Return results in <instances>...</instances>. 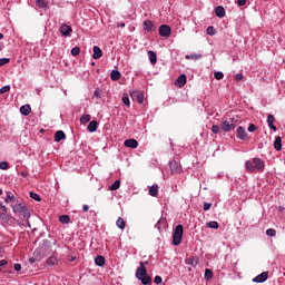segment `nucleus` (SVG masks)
Returning <instances> with one entry per match:
<instances>
[{"instance_id": "1", "label": "nucleus", "mask_w": 285, "mask_h": 285, "mask_svg": "<svg viewBox=\"0 0 285 285\" xmlns=\"http://www.w3.org/2000/svg\"><path fill=\"white\" fill-rule=\"evenodd\" d=\"M146 264L148 262H140L139 268L136 271V277L144 285H150L153 284V278L148 275V271L146 269Z\"/></svg>"}, {"instance_id": "2", "label": "nucleus", "mask_w": 285, "mask_h": 285, "mask_svg": "<svg viewBox=\"0 0 285 285\" xmlns=\"http://www.w3.org/2000/svg\"><path fill=\"white\" fill-rule=\"evenodd\" d=\"M264 160L262 158H253L252 160H247L245 163V168L247 173H255L258 170V173H263L265 168Z\"/></svg>"}, {"instance_id": "3", "label": "nucleus", "mask_w": 285, "mask_h": 285, "mask_svg": "<svg viewBox=\"0 0 285 285\" xmlns=\"http://www.w3.org/2000/svg\"><path fill=\"white\" fill-rule=\"evenodd\" d=\"M181 239H184V225L179 224L176 226L173 233L174 246H179V244H181Z\"/></svg>"}, {"instance_id": "4", "label": "nucleus", "mask_w": 285, "mask_h": 285, "mask_svg": "<svg viewBox=\"0 0 285 285\" xmlns=\"http://www.w3.org/2000/svg\"><path fill=\"white\" fill-rule=\"evenodd\" d=\"M12 210L17 215H20L21 217H23V219H29L30 218V210L23 204H16V205H13L12 206Z\"/></svg>"}, {"instance_id": "5", "label": "nucleus", "mask_w": 285, "mask_h": 285, "mask_svg": "<svg viewBox=\"0 0 285 285\" xmlns=\"http://www.w3.org/2000/svg\"><path fill=\"white\" fill-rule=\"evenodd\" d=\"M158 32H159L160 37L168 38V37H170L173 29L168 24H161L158 29Z\"/></svg>"}, {"instance_id": "6", "label": "nucleus", "mask_w": 285, "mask_h": 285, "mask_svg": "<svg viewBox=\"0 0 285 285\" xmlns=\"http://www.w3.org/2000/svg\"><path fill=\"white\" fill-rule=\"evenodd\" d=\"M171 175H179L183 170L181 165L177 163V160H173L169 163Z\"/></svg>"}, {"instance_id": "7", "label": "nucleus", "mask_w": 285, "mask_h": 285, "mask_svg": "<svg viewBox=\"0 0 285 285\" xmlns=\"http://www.w3.org/2000/svg\"><path fill=\"white\" fill-rule=\"evenodd\" d=\"M130 97H131L132 101H137V104H144V92L131 91Z\"/></svg>"}, {"instance_id": "8", "label": "nucleus", "mask_w": 285, "mask_h": 285, "mask_svg": "<svg viewBox=\"0 0 285 285\" xmlns=\"http://www.w3.org/2000/svg\"><path fill=\"white\" fill-rule=\"evenodd\" d=\"M60 35H62V37H70L72 35V27L68 24H61Z\"/></svg>"}, {"instance_id": "9", "label": "nucleus", "mask_w": 285, "mask_h": 285, "mask_svg": "<svg viewBox=\"0 0 285 285\" xmlns=\"http://www.w3.org/2000/svg\"><path fill=\"white\" fill-rule=\"evenodd\" d=\"M222 130H224V132H230L232 130H235V124L225 120L222 122Z\"/></svg>"}, {"instance_id": "10", "label": "nucleus", "mask_w": 285, "mask_h": 285, "mask_svg": "<svg viewBox=\"0 0 285 285\" xmlns=\"http://www.w3.org/2000/svg\"><path fill=\"white\" fill-rule=\"evenodd\" d=\"M236 137L237 139H242V141H245L248 137V132H246V129L244 127H238L236 130Z\"/></svg>"}, {"instance_id": "11", "label": "nucleus", "mask_w": 285, "mask_h": 285, "mask_svg": "<svg viewBox=\"0 0 285 285\" xmlns=\"http://www.w3.org/2000/svg\"><path fill=\"white\" fill-rule=\"evenodd\" d=\"M268 279V272H263L262 274L257 275L253 282H256L257 284H262Z\"/></svg>"}, {"instance_id": "12", "label": "nucleus", "mask_w": 285, "mask_h": 285, "mask_svg": "<svg viewBox=\"0 0 285 285\" xmlns=\"http://www.w3.org/2000/svg\"><path fill=\"white\" fill-rule=\"evenodd\" d=\"M186 75L183 73L176 79L175 86H177L178 88H184V86H186Z\"/></svg>"}, {"instance_id": "13", "label": "nucleus", "mask_w": 285, "mask_h": 285, "mask_svg": "<svg viewBox=\"0 0 285 285\" xmlns=\"http://www.w3.org/2000/svg\"><path fill=\"white\" fill-rule=\"evenodd\" d=\"M124 145L126 148H137L139 146V142L137 141V139L131 138L125 140Z\"/></svg>"}, {"instance_id": "14", "label": "nucleus", "mask_w": 285, "mask_h": 285, "mask_svg": "<svg viewBox=\"0 0 285 285\" xmlns=\"http://www.w3.org/2000/svg\"><path fill=\"white\" fill-rule=\"evenodd\" d=\"M215 14L218 17V19H224L226 17V9H224L222 6L216 7Z\"/></svg>"}, {"instance_id": "15", "label": "nucleus", "mask_w": 285, "mask_h": 285, "mask_svg": "<svg viewBox=\"0 0 285 285\" xmlns=\"http://www.w3.org/2000/svg\"><path fill=\"white\" fill-rule=\"evenodd\" d=\"M142 26L144 30H146L147 32H153V30H155V23H153V21L150 20H145Z\"/></svg>"}, {"instance_id": "16", "label": "nucleus", "mask_w": 285, "mask_h": 285, "mask_svg": "<svg viewBox=\"0 0 285 285\" xmlns=\"http://www.w3.org/2000/svg\"><path fill=\"white\" fill-rule=\"evenodd\" d=\"M267 124L271 130L277 131V127L275 126V116L268 115L267 116Z\"/></svg>"}, {"instance_id": "17", "label": "nucleus", "mask_w": 285, "mask_h": 285, "mask_svg": "<svg viewBox=\"0 0 285 285\" xmlns=\"http://www.w3.org/2000/svg\"><path fill=\"white\" fill-rule=\"evenodd\" d=\"M101 57H104V52L101 51V48H99V46H95L92 58L94 59H101Z\"/></svg>"}, {"instance_id": "18", "label": "nucleus", "mask_w": 285, "mask_h": 285, "mask_svg": "<svg viewBox=\"0 0 285 285\" xmlns=\"http://www.w3.org/2000/svg\"><path fill=\"white\" fill-rule=\"evenodd\" d=\"M20 112L24 117H28V115H30V112H32V108L30 107V105H23L20 107Z\"/></svg>"}, {"instance_id": "19", "label": "nucleus", "mask_w": 285, "mask_h": 285, "mask_svg": "<svg viewBox=\"0 0 285 285\" xmlns=\"http://www.w3.org/2000/svg\"><path fill=\"white\" fill-rule=\"evenodd\" d=\"M99 124L96 120H92L89 122L87 130L89 132H97V128H98Z\"/></svg>"}, {"instance_id": "20", "label": "nucleus", "mask_w": 285, "mask_h": 285, "mask_svg": "<svg viewBox=\"0 0 285 285\" xmlns=\"http://www.w3.org/2000/svg\"><path fill=\"white\" fill-rule=\"evenodd\" d=\"M148 57H149V61H150L151 66H155V63H157V53H155V51H153V50H149Z\"/></svg>"}, {"instance_id": "21", "label": "nucleus", "mask_w": 285, "mask_h": 285, "mask_svg": "<svg viewBox=\"0 0 285 285\" xmlns=\"http://www.w3.org/2000/svg\"><path fill=\"white\" fill-rule=\"evenodd\" d=\"M110 79L112 81H119V79H121V72H119V70H112L110 73Z\"/></svg>"}, {"instance_id": "22", "label": "nucleus", "mask_w": 285, "mask_h": 285, "mask_svg": "<svg viewBox=\"0 0 285 285\" xmlns=\"http://www.w3.org/2000/svg\"><path fill=\"white\" fill-rule=\"evenodd\" d=\"M149 195L151 197H157V195H159V186L153 185L151 187H149Z\"/></svg>"}, {"instance_id": "23", "label": "nucleus", "mask_w": 285, "mask_h": 285, "mask_svg": "<svg viewBox=\"0 0 285 285\" xmlns=\"http://www.w3.org/2000/svg\"><path fill=\"white\" fill-rule=\"evenodd\" d=\"M62 139H66V132L58 130L55 134V141H62Z\"/></svg>"}, {"instance_id": "24", "label": "nucleus", "mask_w": 285, "mask_h": 285, "mask_svg": "<svg viewBox=\"0 0 285 285\" xmlns=\"http://www.w3.org/2000/svg\"><path fill=\"white\" fill-rule=\"evenodd\" d=\"M95 264H96V266H104L106 264V258L101 255H98L95 258Z\"/></svg>"}, {"instance_id": "25", "label": "nucleus", "mask_w": 285, "mask_h": 285, "mask_svg": "<svg viewBox=\"0 0 285 285\" xmlns=\"http://www.w3.org/2000/svg\"><path fill=\"white\" fill-rule=\"evenodd\" d=\"M274 148L275 150L279 151L282 150V137L277 136L274 141Z\"/></svg>"}, {"instance_id": "26", "label": "nucleus", "mask_w": 285, "mask_h": 285, "mask_svg": "<svg viewBox=\"0 0 285 285\" xmlns=\"http://www.w3.org/2000/svg\"><path fill=\"white\" fill-rule=\"evenodd\" d=\"M4 202H6V204H10V203L14 204V202H16L14 195H12V193L8 191L7 197L4 198Z\"/></svg>"}, {"instance_id": "27", "label": "nucleus", "mask_w": 285, "mask_h": 285, "mask_svg": "<svg viewBox=\"0 0 285 285\" xmlns=\"http://www.w3.org/2000/svg\"><path fill=\"white\" fill-rule=\"evenodd\" d=\"M116 225L118 228H120V230H124V228H126V220H124V218L119 217L116 222Z\"/></svg>"}, {"instance_id": "28", "label": "nucleus", "mask_w": 285, "mask_h": 285, "mask_svg": "<svg viewBox=\"0 0 285 285\" xmlns=\"http://www.w3.org/2000/svg\"><path fill=\"white\" fill-rule=\"evenodd\" d=\"M121 101L125 106H127V108H130V98L128 97V94H124Z\"/></svg>"}, {"instance_id": "29", "label": "nucleus", "mask_w": 285, "mask_h": 285, "mask_svg": "<svg viewBox=\"0 0 285 285\" xmlns=\"http://www.w3.org/2000/svg\"><path fill=\"white\" fill-rule=\"evenodd\" d=\"M200 57H202V55L191 53V55H186L185 59H187V60L191 59L193 61H197Z\"/></svg>"}, {"instance_id": "30", "label": "nucleus", "mask_w": 285, "mask_h": 285, "mask_svg": "<svg viewBox=\"0 0 285 285\" xmlns=\"http://www.w3.org/2000/svg\"><path fill=\"white\" fill-rule=\"evenodd\" d=\"M57 257H55V256H51V257H49L47 261H46V264H47V266H55V265H57Z\"/></svg>"}, {"instance_id": "31", "label": "nucleus", "mask_w": 285, "mask_h": 285, "mask_svg": "<svg viewBox=\"0 0 285 285\" xmlns=\"http://www.w3.org/2000/svg\"><path fill=\"white\" fill-rule=\"evenodd\" d=\"M90 119H91V117H90V115H83V116H81V118H80V124H82L83 126H86V124H88L89 121H90Z\"/></svg>"}, {"instance_id": "32", "label": "nucleus", "mask_w": 285, "mask_h": 285, "mask_svg": "<svg viewBox=\"0 0 285 285\" xmlns=\"http://www.w3.org/2000/svg\"><path fill=\"white\" fill-rule=\"evenodd\" d=\"M36 4L39 7V8H48V1L46 0H36Z\"/></svg>"}, {"instance_id": "33", "label": "nucleus", "mask_w": 285, "mask_h": 285, "mask_svg": "<svg viewBox=\"0 0 285 285\" xmlns=\"http://www.w3.org/2000/svg\"><path fill=\"white\" fill-rule=\"evenodd\" d=\"M119 186H121V181L116 180L111 186H109V190H119Z\"/></svg>"}, {"instance_id": "34", "label": "nucleus", "mask_w": 285, "mask_h": 285, "mask_svg": "<svg viewBox=\"0 0 285 285\" xmlns=\"http://www.w3.org/2000/svg\"><path fill=\"white\" fill-rule=\"evenodd\" d=\"M59 222H60V224H68V223L70 222V216H68V215H61V216L59 217Z\"/></svg>"}, {"instance_id": "35", "label": "nucleus", "mask_w": 285, "mask_h": 285, "mask_svg": "<svg viewBox=\"0 0 285 285\" xmlns=\"http://www.w3.org/2000/svg\"><path fill=\"white\" fill-rule=\"evenodd\" d=\"M207 228H214L215 230H217V228H219V223L212 220L207 223Z\"/></svg>"}, {"instance_id": "36", "label": "nucleus", "mask_w": 285, "mask_h": 285, "mask_svg": "<svg viewBox=\"0 0 285 285\" xmlns=\"http://www.w3.org/2000/svg\"><path fill=\"white\" fill-rule=\"evenodd\" d=\"M205 279L207 281V282H210V279H213V271H210V269H205Z\"/></svg>"}, {"instance_id": "37", "label": "nucleus", "mask_w": 285, "mask_h": 285, "mask_svg": "<svg viewBox=\"0 0 285 285\" xmlns=\"http://www.w3.org/2000/svg\"><path fill=\"white\" fill-rule=\"evenodd\" d=\"M207 35H209L210 37H214V35H217V31L215 30V27L209 26L207 28Z\"/></svg>"}, {"instance_id": "38", "label": "nucleus", "mask_w": 285, "mask_h": 285, "mask_svg": "<svg viewBox=\"0 0 285 285\" xmlns=\"http://www.w3.org/2000/svg\"><path fill=\"white\" fill-rule=\"evenodd\" d=\"M80 52H81V49H80L79 47H73V48L71 49V55H72V57L79 56Z\"/></svg>"}, {"instance_id": "39", "label": "nucleus", "mask_w": 285, "mask_h": 285, "mask_svg": "<svg viewBox=\"0 0 285 285\" xmlns=\"http://www.w3.org/2000/svg\"><path fill=\"white\" fill-rule=\"evenodd\" d=\"M214 77H215V79H217V81H222V79H224V72H222V71H216V72L214 73Z\"/></svg>"}, {"instance_id": "40", "label": "nucleus", "mask_w": 285, "mask_h": 285, "mask_svg": "<svg viewBox=\"0 0 285 285\" xmlns=\"http://www.w3.org/2000/svg\"><path fill=\"white\" fill-rule=\"evenodd\" d=\"M10 168V165L8 161H1L0 163V170H8Z\"/></svg>"}, {"instance_id": "41", "label": "nucleus", "mask_w": 285, "mask_h": 285, "mask_svg": "<svg viewBox=\"0 0 285 285\" xmlns=\"http://www.w3.org/2000/svg\"><path fill=\"white\" fill-rule=\"evenodd\" d=\"M266 235H268V237H275L277 235V230L269 228L266 230Z\"/></svg>"}, {"instance_id": "42", "label": "nucleus", "mask_w": 285, "mask_h": 285, "mask_svg": "<svg viewBox=\"0 0 285 285\" xmlns=\"http://www.w3.org/2000/svg\"><path fill=\"white\" fill-rule=\"evenodd\" d=\"M31 199H35V202H41V197H39V194L30 193Z\"/></svg>"}, {"instance_id": "43", "label": "nucleus", "mask_w": 285, "mask_h": 285, "mask_svg": "<svg viewBox=\"0 0 285 285\" xmlns=\"http://www.w3.org/2000/svg\"><path fill=\"white\" fill-rule=\"evenodd\" d=\"M6 92H10V86H4L0 89V95H6Z\"/></svg>"}, {"instance_id": "44", "label": "nucleus", "mask_w": 285, "mask_h": 285, "mask_svg": "<svg viewBox=\"0 0 285 285\" xmlns=\"http://www.w3.org/2000/svg\"><path fill=\"white\" fill-rule=\"evenodd\" d=\"M6 63H10V59L9 58H1L0 59V68H1V66H6Z\"/></svg>"}, {"instance_id": "45", "label": "nucleus", "mask_w": 285, "mask_h": 285, "mask_svg": "<svg viewBox=\"0 0 285 285\" xmlns=\"http://www.w3.org/2000/svg\"><path fill=\"white\" fill-rule=\"evenodd\" d=\"M212 132H214V135L219 134V126L213 125V127H212Z\"/></svg>"}, {"instance_id": "46", "label": "nucleus", "mask_w": 285, "mask_h": 285, "mask_svg": "<svg viewBox=\"0 0 285 285\" xmlns=\"http://www.w3.org/2000/svg\"><path fill=\"white\" fill-rule=\"evenodd\" d=\"M257 130V127L253 124L249 125L248 127V132H255Z\"/></svg>"}, {"instance_id": "47", "label": "nucleus", "mask_w": 285, "mask_h": 285, "mask_svg": "<svg viewBox=\"0 0 285 285\" xmlns=\"http://www.w3.org/2000/svg\"><path fill=\"white\" fill-rule=\"evenodd\" d=\"M236 81H242L244 79V73H237L235 76Z\"/></svg>"}, {"instance_id": "48", "label": "nucleus", "mask_w": 285, "mask_h": 285, "mask_svg": "<svg viewBox=\"0 0 285 285\" xmlns=\"http://www.w3.org/2000/svg\"><path fill=\"white\" fill-rule=\"evenodd\" d=\"M212 207H213V204H210V203L204 204V210H210Z\"/></svg>"}, {"instance_id": "49", "label": "nucleus", "mask_w": 285, "mask_h": 285, "mask_svg": "<svg viewBox=\"0 0 285 285\" xmlns=\"http://www.w3.org/2000/svg\"><path fill=\"white\" fill-rule=\"evenodd\" d=\"M154 282H155V284H161V282H163L161 276H156V277L154 278Z\"/></svg>"}, {"instance_id": "50", "label": "nucleus", "mask_w": 285, "mask_h": 285, "mask_svg": "<svg viewBox=\"0 0 285 285\" xmlns=\"http://www.w3.org/2000/svg\"><path fill=\"white\" fill-rule=\"evenodd\" d=\"M94 96L99 99L101 97V90L96 89L95 92H94Z\"/></svg>"}, {"instance_id": "51", "label": "nucleus", "mask_w": 285, "mask_h": 285, "mask_svg": "<svg viewBox=\"0 0 285 285\" xmlns=\"http://www.w3.org/2000/svg\"><path fill=\"white\" fill-rule=\"evenodd\" d=\"M0 210H3V213H8V207H6L3 203H0Z\"/></svg>"}, {"instance_id": "52", "label": "nucleus", "mask_w": 285, "mask_h": 285, "mask_svg": "<svg viewBox=\"0 0 285 285\" xmlns=\"http://www.w3.org/2000/svg\"><path fill=\"white\" fill-rule=\"evenodd\" d=\"M13 268L19 273V271H21V264H14Z\"/></svg>"}, {"instance_id": "53", "label": "nucleus", "mask_w": 285, "mask_h": 285, "mask_svg": "<svg viewBox=\"0 0 285 285\" xmlns=\"http://www.w3.org/2000/svg\"><path fill=\"white\" fill-rule=\"evenodd\" d=\"M247 0H237L238 6H246Z\"/></svg>"}, {"instance_id": "54", "label": "nucleus", "mask_w": 285, "mask_h": 285, "mask_svg": "<svg viewBox=\"0 0 285 285\" xmlns=\"http://www.w3.org/2000/svg\"><path fill=\"white\" fill-rule=\"evenodd\" d=\"M88 210H90V207L88 205H83L82 206V212L88 213Z\"/></svg>"}, {"instance_id": "55", "label": "nucleus", "mask_w": 285, "mask_h": 285, "mask_svg": "<svg viewBox=\"0 0 285 285\" xmlns=\"http://www.w3.org/2000/svg\"><path fill=\"white\" fill-rule=\"evenodd\" d=\"M7 265H8V261L6 259L0 261V266H7Z\"/></svg>"}, {"instance_id": "56", "label": "nucleus", "mask_w": 285, "mask_h": 285, "mask_svg": "<svg viewBox=\"0 0 285 285\" xmlns=\"http://www.w3.org/2000/svg\"><path fill=\"white\" fill-rule=\"evenodd\" d=\"M77 261V257L76 256H70L69 257V262L72 263V262H76Z\"/></svg>"}, {"instance_id": "57", "label": "nucleus", "mask_w": 285, "mask_h": 285, "mask_svg": "<svg viewBox=\"0 0 285 285\" xmlns=\"http://www.w3.org/2000/svg\"><path fill=\"white\" fill-rule=\"evenodd\" d=\"M28 171L27 170H24V171H21V177H28Z\"/></svg>"}, {"instance_id": "58", "label": "nucleus", "mask_w": 285, "mask_h": 285, "mask_svg": "<svg viewBox=\"0 0 285 285\" xmlns=\"http://www.w3.org/2000/svg\"><path fill=\"white\" fill-rule=\"evenodd\" d=\"M186 264H190V265L193 266V258H188V259L186 261Z\"/></svg>"}, {"instance_id": "59", "label": "nucleus", "mask_w": 285, "mask_h": 285, "mask_svg": "<svg viewBox=\"0 0 285 285\" xmlns=\"http://www.w3.org/2000/svg\"><path fill=\"white\" fill-rule=\"evenodd\" d=\"M119 28H126V23L121 22L120 24H118Z\"/></svg>"}, {"instance_id": "60", "label": "nucleus", "mask_w": 285, "mask_h": 285, "mask_svg": "<svg viewBox=\"0 0 285 285\" xmlns=\"http://www.w3.org/2000/svg\"><path fill=\"white\" fill-rule=\"evenodd\" d=\"M177 190H178V189H177V186H175V188H174V193H177Z\"/></svg>"}, {"instance_id": "61", "label": "nucleus", "mask_w": 285, "mask_h": 285, "mask_svg": "<svg viewBox=\"0 0 285 285\" xmlns=\"http://www.w3.org/2000/svg\"><path fill=\"white\" fill-rule=\"evenodd\" d=\"M0 39H3V33H0Z\"/></svg>"}, {"instance_id": "62", "label": "nucleus", "mask_w": 285, "mask_h": 285, "mask_svg": "<svg viewBox=\"0 0 285 285\" xmlns=\"http://www.w3.org/2000/svg\"><path fill=\"white\" fill-rule=\"evenodd\" d=\"M0 195H3V189H0Z\"/></svg>"}]
</instances>
